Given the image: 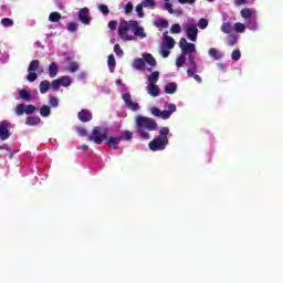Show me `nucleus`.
<instances>
[{
    "label": "nucleus",
    "mask_w": 283,
    "mask_h": 283,
    "mask_svg": "<svg viewBox=\"0 0 283 283\" xmlns=\"http://www.w3.org/2000/svg\"><path fill=\"white\" fill-rule=\"evenodd\" d=\"M88 140L95 143V145H102L103 140H107V133H103L101 127L96 126L93 128L91 135H88Z\"/></svg>",
    "instance_id": "obj_4"
},
{
    "label": "nucleus",
    "mask_w": 283,
    "mask_h": 283,
    "mask_svg": "<svg viewBox=\"0 0 283 283\" xmlns=\"http://www.w3.org/2000/svg\"><path fill=\"white\" fill-rule=\"evenodd\" d=\"M78 20L81 21V23H84V25H90V9L87 7L80 10Z\"/></svg>",
    "instance_id": "obj_10"
},
{
    "label": "nucleus",
    "mask_w": 283,
    "mask_h": 283,
    "mask_svg": "<svg viewBox=\"0 0 283 283\" xmlns=\"http://www.w3.org/2000/svg\"><path fill=\"white\" fill-rule=\"evenodd\" d=\"M221 32L224 34H231V32H233V25H231L229 22H223L221 25Z\"/></svg>",
    "instance_id": "obj_26"
},
{
    "label": "nucleus",
    "mask_w": 283,
    "mask_h": 283,
    "mask_svg": "<svg viewBox=\"0 0 283 283\" xmlns=\"http://www.w3.org/2000/svg\"><path fill=\"white\" fill-rule=\"evenodd\" d=\"M10 123L8 120L0 122V140H8L10 138Z\"/></svg>",
    "instance_id": "obj_9"
},
{
    "label": "nucleus",
    "mask_w": 283,
    "mask_h": 283,
    "mask_svg": "<svg viewBox=\"0 0 283 283\" xmlns=\"http://www.w3.org/2000/svg\"><path fill=\"white\" fill-rule=\"evenodd\" d=\"M28 76H27V81H29V83H34V81H36V78H39V75L36 74L35 71H28Z\"/></svg>",
    "instance_id": "obj_32"
},
{
    "label": "nucleus",
    "mask_w": 283,
    "mask_h": 283,
    "mask_svg": "<svg viewBox=\"0 0 283 283\" xmlns=\"http://www.w3.org/2000/svg\"><path fill=\"white\" fill-rule=\"evenodd\" d=\"M143 59H144L145 63H147V65H149L150 67H156V65H157L156 57H154V55H151V53H145L143 55Z\"/></svg>",
    "instance_id": "obj_15"
},
{
    "label": "nucleus",
    "mask_w": 283,
    "mask_h": 283,
    "mask_svg": "<svg viewBox=\"0 0 283 283\" xmlns=\"http://www.w3.org/2000/svg\"><path fill=\"white\" fill-rule=\"evenodd\" d=\"M0 149H3V146H0Z\"/></svg>",
    "instance_id": "obj_64"
},
{
    "label": "nucleus",
    "mask_w": 283,
    "mask_h": 283,
    "mask_svg": "<svg viewBox=\"0 0 283 283\" xmlns=\"http://www.w3.org/2000/svg\"><path fill=\"white\" fill-rule=\"evenodd\" d=\"M234 30L238 33H242L244 32V30H247V25H244L243 23L237 22L234 23Z\"/></svg>",
    "instance_id": "obj_37"
},
{
    "label": "nucleus",
    "mask_w": 283,
    "mask_h": 283,
    "mask_svg": "<svg viewBox=\"0 0 283 283\" xmlns=\"http://www.w3.org/2000/svg\"><path fill=\"white\" fill-rule=\"evenodd\" d=\"M209 25V20L201 18L198 22V28H200V30H207Z\"/></svg>",
    "instance_id": "obj_35"
},
{
    "label": "nucleus",
    "mask_w": 283,
    "mask_h": 283,
    "mask_svg": "<svg viewBox=\"0 0 283 283\" xmlns=\"http://www.w3.org/2000/svg\"><path fill=\"white\" fill-rule=\"evenodd\" d=\"M150 112H151L153 116H157V118H160L163 111H160V108H158V107H153L150 109Z\"/></svg>",
    "instance_id": "obj_48"
},
{
    "label": "nucleus",
    "mask_w": 283,
    "mask_h": 283,
    "mask_svg": "<svg viewBox=\"0 0 283 283\" xmlns=\"http://www.w3.org/2000/svg\"><path fill=\"white\" fill-rule=\"evenodd\" d=\"M125 139L124 136L109 137L106 139V145L108 147H113V149H118V145H120V140Z\"/></svg>",
    "instance_id": "obj_13"
},
{
    "label": "nucleus",
    "mask_w": 283,
    "mask_h": 283,
    "mask_svg": "<svg viewBox=\"0 0 283 283\" xmlns=\"http://www.w3.org/2000/svg\"><path fill=\"white\" fill-rule=\"evenodd\" d=\"M114 52L117 56H123V54H124L123 49H120V44L114 45Z\"/></svg>",
    "instance_id": "obj_47"
},
{
    "label": "nucleus",
    "mask_w": 283,
    "mask_h": 283,
    "mask_svg": "<svg viewBox=\"0 0 283 283\" xmlns=\"http://www.w3.org/2000/svg\"><path fill=\"white\" fill-rule=\"evenodd\" d=\"M39 65H41L39 60L31 61L28 67V72H36L39 70Z\"/></svg>",
    "instance_id": "obj_25"
},
{
    "label": "nucleus",
    "mask_w": 283,
    "mask_h": 283,
    "mask_svg": "<svg viewBox=\"0 0 283 283\" xmlns=\"http://www.w3.org/2000/svg\"><path fill=\"white\" fill-rule=\"evenodd\" d=\"M76 30H78V24H76V22L69 23V25H67L69 32H76Z\"/></svg>",
    "instance_id": "obj_44"
},
{
    "label": "nucleus",
    "mask_w": 283,
    "mask_h": 283,
    "mask_svg": "<svg viewBox=\"0 0 283 283\" xmlns=\"http://www.w3.org/2000/svg\"><path fill=\"white\" fill-rule=\"evenodd\" d=\"M125 105L127 106L128 109H130V112H138V109H140V105H138V103L132 101V94L129 93H125L122 96Z\"/></svg>",
    "instance_id": "obj_8"
},
{
    "label": "nucleus",
    "mask_w": 283,
    "mask_h": 283,
    "mask_svg": "<svg viewBox=\"0 0 283 283\" xmlns=\"http://www.w3.org/2000/svg\"><path fill=\"white\" fill-rule=\"evenodd\" d=\"M50 105H51V107H59V98L51 97L50 98Z\"/></svg>",
    "instance_id": "obj_55"
},
{
    "label": "nucleus",
    "mask_w": 283,
    "mask_h": 283,
    "mask_svg": "<svg viewBox=\"0 0 283 283\" xmlns=\"http://www.w3.org/2000/svg\"><path fill=\"white\" fill-rule=\"evenodd\" d=\"M107 65H108L111 72H114V67L116 66V57L114 56V54H111L108 56Z\"/></svg>",
    "instance_id": "obj_30"
},
{
    "label": "nucleus",
    "mask_w": 283,
    "mask_h": 283,
    "mask_svg": "<svg viewBox=\"0 0 283 283\" xmlns=\"http://www.w3.org/2000/svg\"><path fill=\"white\" fill-rule=\"evenodd\" d=\"M167 34H169V32H164V42L161 46L167 48V50H174L176 46V40Z\"/></svg>",
    "instance_id": "obj_12"
},
{
    "label": "nucleus",
    "mask_w": 283,
    "mask_h": 283,
    "mask_svg": "<svg viewBox=\"0 0 283 283\" xmlns=\"http://www.w3.org/2000/svg\"><path fill=\"white\" fill-rule=\"evenodd\" d=\"M147 93L156 98L157 96H160V87H158L156 84H148Z\"/></svg>",
    "instance_id": "obj_14"
},
{
    "label": "nucleus",
    "mask_w": 283,
    "mask_h": 283,
    "mask_svg": "<svg viewBox=\"0 0 283 283\" xmlns=\"http://www.w3.org/2000/svg\"><path fill=\"white\" fill-rule=\"evenodd\" d=\"M185 30L187 33V39H189V41H198V24H186Z\"/></svg>",
    "instance_id": "obj_7"
},
{
    "label": "nucleus",
    "mask_w": 283,
    "mask_h": 283,
    "mask_svg": "<svg viewBox=\"0 0 283 283\" xmlns=\"http://www.w3.org/2000/svg\"><path fill=\"white\" fill-rule=\"evenodd\" d=\"M57 81H60V86L62 87H70L72 85V80L67 75L59 77Z\"/></svg>",
    "instance_id": "obj_21"
},
{
    "label": "nucleus",
    "mask_w": 283,
    "mask_h": 283,
    "mask_svg": "<svg viewBox=\"0 0 283 283\" xmlns=\"http://www.w3.org/2000/svg\"><path fill=\"white\" fill-rule=\"evenodd\" d=\"M122 136L125 138V140H132V138H134V134L129 130L124 132V135Z\"/></svg>",
    "instance_id": "obj_53"
},
{
    "label": "nucleus",
    "mask_w": 283,
    "mask_h": 283,
    "mask_svg": "<svg viewBox=\"0 0 283 283\" xmlns=\"http://www.w3.org/2000/svg\"><path fill=\"white\" fill-rule=\"evenodd\" d=\"M198 70H193V67H191V69H188L187 70V75L189 76V78H193V76L196 75V72H197Z\"/></svg>",
    "instance_id": "obj_57"
},
{
    "label": "nucleus",
    "mask_w": 283,
    "mask_h": 283,
    "mask_svg": "<svg viewBox=\"0 0 283 283\" xmlns=\"http://www.w3.org/2000/svg\"><path fill=\"white\" fill-rule=\"evenodd\" d=\"M49 21H51V23H59V21H61V13L59 12H51L49 15Z\"/></svg>",
    "instance_id": "obj_28"
},
{
    "label": "nucleus",
    "mask_w": 283,
    "mask_h": 283,
    "mask_svg": "<svg viewBox=\"0 0 283 283\" xmlns=\"http://www.w3.org/2000/svg\"><path fill=\"white\" fill-rule=\"evenodd\" d=\"M76 132L78 136H87V129H85L84 127H78Z\"/></svg>",
    "instance_id": "obj_56"
},
{
    "label": "nucleus",
    "mask_w": 283,
    "mask_h": 283,
    "mask_svg": "<svg viewBox=\"0 0 283 283\" xmlns=\"http://www.w3.org/2000/svg\"><path fill=\"white\" fill-rule=\"evenodd\" d=\"M164 10H167V12H169V14H178V17H180V14H182V10H174V6H171V3L169 2H165L164 4Z\"/></svg>",
    "instance_id": "obj_20"
},
{
    "label": "nucleus",
    "mask_w": 283,
    "mask_h": 283,
    "mask_svg": "<svg viewBox=\"0 0 283 283\" xmlns=\"http://www.w3.org/2000/svg\"><path fill=\"white\" fill-rule=\"evenodd\" d=\"M78 64L76 62H72L69 67L67 71L71 72L72 74H74V72H78Z\"/></svg>",
    "instance_id": "obj_41"
},
{
    "label": "nucleus",
    "mask_w": 283,
    "mask_h": 283,
    "mask_svg": "<svg viewBox=\"0 0 283 283\" xmlns=\"http://www.w3.org/2000/svg\"><path fill=\"white\" fill-rule=\"evenodd\" d=\"M81 149H82L83 151H87V149H90V146H87V144H83V145L81 146Z\"/></svg>",
    "instance_id": "obj_62"
},
{
    "label": "nucleus",
    "mask_w": 283,
    "mask_h": 283,
    "mask_svg": "<svg viewBox=\"0 0 283 283\" xmlns=\"http://www.w3.org/2000/svg\"><path fill=\"white\" fill-rule=\"evenodd\" d=\"M170 117H171V112H169V111H161L160 118H163L164 120H167Z\"/></svg>",
    "instance_id": "obj_52"
},
{
    "label": "nucleus",
    "mask_w": 283,
    "mask_h": 283,
    "mask_svg": "<svg viewBox=\"0 0 283 283\" xmlns=\"http://www.w3.org/2000/svg\"><path fill=\"white\" fill-rule=\"evenodd\" d=\"M56 74H59V65L56 64V62H52L49 65V76L51 78H55Z\"/></svg>",
    "instance_id": "obj_18"
},
{
    "label": "nucleus",
    "mask_w": 283,
    "mask_h": 283,
    "mask_svg": "<svg viewBox=\"0 0 283 283\" xmlns=\"http://www.w3.org/2000/svg\"><path fill=\"white\" fill-rule=\"evenodd\" d=\"M143 8H144L143 3H139L135 7L138 19H143L145 17V12L143 11Z\"/></svg>",
    "instance_id": "obj_34"
},
{
    "label": "nucleus",
    "mask_w": 283,
    "mask_h": 283,
    "mask_svg": "<svg viewBox=\"0 0 283 283\" xmlns=\"http://www.w3.org/2000/svg\"><path fill=\"white\" fill-rule=\"evenodd\" d=\"M168 112H170V114H174V112H176V104H169Z\"/></svg>",
    "instance_id": "obj_59"
},
{
    "label": "nucleus",
    "mask_w": 283,
    "mask_h": 283,
    "mask_svg": "<svg viewBox=\"0 0 283 283\" xmlns=\"http://www.w3.org/2000/svg\"><path fill=\"white\" fill-rule=\"evenodd\" d=\"M178 90V85L174 82L166 84L164 92L165 94H176V91Z\"/></svg>",
    "instance_id": "obj_19"
},
{
    "label": "nucleus",
    "mask_w": 283,
    "mask_h": 283,
    "mask_svg": "<svg viewBox=\"0 0 283 283\" xmlns=\"http://www.w3.org/2000/svg\"><path fill=\"white\" fill-rule=\"evenodd\" d=\"M176 65H177V67H182V65H185V56L184 55H180L179 57H177Z\"/></svg>",
    "instance_id": "obj_49"
},
{
    "label": "nucleus",
    "mask_w": 283,
    "mask_h": 283,
    "mask_svg": "<svg viewBox=\"0 0 283 283\" xmlns=\"http://www.w3.org/2000/svg\"><path fill=\"white\" fill-rule=\"evenodd\" d=\"M160 54H161L163 59H167L170 54L169 49H167V46H161Z\"/></svg>",
    "instance_id": "obj_45"
},
{
    "label": "nucleus",
    "mask_w": 283,
    "mask_h": 283,
    "mask_svg": "<svg viewBox=\"0 0 283 283\" xmlns=\"http://www.w3.org/2000/svg\"><path fill=\"white\" fill-rule=\"evenodd\" d=\"M25 125H29L31 127H34L36 125H41V117L29 116L25 119Z\"/></svg>",
    "instance_id": "obj_16"
},
{
    "label": "nucleus",
    "mask_w": 283,
    "mask_h": 283,
    "mask_svg": "<svg viewBox=\"0 0 283 283\" xmlns=\"http://www.w3.org/2000/svg\"><path fill=\"white\" fill-rule=\"evenodd\" d=\"M1 25H3L4 28H12V25H14V21L10 18H3L1 20Z\"/></svg>",
    "instance_id": "obj_33"
},
{
    "label": "nucleus",
    "mask_w": 283,
    "mask_h": 283,
    "mask_svg": "<svg viewBox=\"0 0 283 283\" xmlns=\"http://www.w3.org/2000/svg\"><path fill=\"white\" fill-rule=\"evenodd\" d=\"M77 118L81 123H90L92 120L93 115L87 108H83L81 112L77 113Z\"/></svg>",
    "instance_id": "obj_11"
},
{
    "label": "nucleus",
    "mask_w": 283,
    "mask_h": 283,
    "mask_svg": "<svg viewBox=\"0 0 283 283\" xmlns=\"http://www.w3.org/2000/svg\"><path fill=\"white\" fill-rule=\"evenodd\" d=\"M48 90H50V81L44 80L40 83V93L48 94Z\"/></svg>",
    "instance_id": "obj_27"
},
{
    "label": "nucleus",
    "mask_w": 283,
    "mask_h": 283,
    "mask_svg": "<svg viewBox=\"0 0 283 283\" xmlns=\"http://www.w3.org/2000/svg\"><path fill=\"white\" fill-rule=\"evenodd\" d=\"M51 87L54 92H59L60 87H61V82L57 80H53L51 83Z\"/></svg>",
    "instance_id": "obj_43"
},
{
    "label": "nucleus",
    "mask_w": 283,
    "mask_h": 283,
    "mask_svg": "<svg viewBox=\"0 0 283 283\" xmlns=\"http://www.w3.org/2000/svg\"><path fill=\"white\" fill-rule=\"evenodd\" d=\"M116 83L120 84V80H117Z\"/></svg>",
    "instance_id": "obj_63"
},
{
    "label": "nucleus",
    "mask_w": 283,
    "mask_h": 283,
    "mask_svg": "<svg viewBox=\"0 0 283 283\" xmlns=\"http://www.w3.org/2000/svg\"><path fill=\"white\" fill-rule=\"evenodd\" d=\"M208 54L211 59H213L214 61H220V59H222V54L220 51H218V49L216 48H211L208 51Z\"/></svg>",
    "instance_id": "obj_17"
},
{
    "label": "nucleus",
    "mask_w": 283,
    "mask_h": 283,
    "mask_svg": "<svg viewBox=\"0 0 283 283\" xmlns=\"http://www.w3.org/2000/svg\"><path fill=\"white\" fill-rule=\"evenodd\" d=\"M188 63H190L191 67H193V70H198V65L196 64V60L193 57V55H189V59H188Z\"/></svg>",
    "instance_id": "obj_51"
},
{
    "label": "nucleus",
    "mask_w": 283,
    "mask_h": 283,
    "mask_svg": "<svg viewBox=\"0 0 283 283\" xmlns=\"http://www.w3.org/2000/svg\"><path fill=\"white\" fill-rule=\"evenodd\" d=\"M158 78H160V72L154 71L149 76H148V82L149 84H155L158 83Z\"/></svg>",
    "instance_id": "obj_24"
},
{
    "label": "nucleus",
    "mask_w": 283,
    "mask_h": 283,
    "mask_svg": "<svg viewBox=\"0 0 283 283\" xmlns=\"http://www.w3.org/2000/svg\"><path fill=\"white\" fill-rule=\"evenodd\" d=\"M14 112L17 116H23L24 114L30 116V114H34V112H36V106L32 104H29V105L18 104Z\"/></svg>",
    "instance_id": "obj_5"
},
{
    "label": "nucleus",
    "mask_w": 283,
    "mask_h": 283,
    "mask_svg": "<svg viewBox=\"0 0 283 283\" xmlns=\"http://www.w3.org/2000/svg\"><path fill=\"white\" fill-rule=\"evenodd\" d=\"M134 70H145V60L144 59H135L133 62Z\"/></svg>",
    "instance_id": "obj_22"
},
{
    "label": "nucleus",
    "mask_w": 283,
    "mask_h": 283,
    "mask_svg": "<svg viewBox=\"0 0 283 283\" xmlns=\"http://www.w3.org/2000/svg\"><path fill=\"white\" fill-rule=\"evenodd\" d=\"M157 28H169V22L167 20L157 21Z\"/></svg>",
    "instance_id": "obj_50"
},
{
    "label": "nucleus",
    "mask_w": 283,
    "mask_h": 283,
    "mask_svg": "<svg viewBox=\"0 0 283 283\" xmlns=\"http://www.w3.org/2000/svg\"><path fill=\"white\" fill-rule=\"evenodd\" d=\"M241 56L242 53L240 52V50H234L231 54L232 61H240Z\"/></svg>",
    "instance_id": "obj_42"
},
{
    "label": "nucleus",
    "mask_w": 283,
    "mask_h": 283,
    "mask_svg": "<svg viewBox=\"0 0 283 283\" xmlns=\"http://www.w3.org/2000/svg\"><path fill=\"white\" fill-rule=\"evenodd\" d=\"M157 127H158V124L156 123V120L149 117L138 116L136 118L137 132L140 138H143L144 140H149L151 138V135H149L148 132H154Z\"/></svg>",
    "instance_id": "obj_2"
},
{
    "label": "nucleus",
    "mask_w": 283,
    "mask_h": 283,
    "mask_svg": "<svg viewBox=\"0 0 283 283\" xmlns=\"http://www.w3.org/2000/svg\"><path fill=\"white\" fill-rule=\"evenodd\" d=\"M108 28L109 30H116V28H118V22L116 20H112L108 22Z\"/></svg>",
    "instance_id": "obj_54"
},
{
    "label": "nucleus",
    "mask_w": 283,
    "mask_h": 283,
    "mask_svg": "<svg viewBox=\"0 0 283 283\" xmlns=\"http://www.w3.org/2000/svg\"><path fill=\"white\" fill-rule=\"evenodd\" d=\"M170 32L171 34H180V32H182V28L180 27V24L175 23L171 25Z\"/></svg>",
    "instance_id": "obj_36"
},
{
    "label": "nucleus",
    "mask_w": 283,
    "mask_h": 283,
    "mask_svg": "<svg viewBox=\"0 0 283 283\" xmlns=\"http://www.w3.org/2000/svg\"><path fill=\"white\" fill-rule=\"evenodd\" d=\"M19 96L22 101H31L32 99V95L30 94V92H28L25 90H20Z\"/></svg>",
    "instance_id": "obj_29"
},
{
    "label": "nucleus",
    "mask_w": 283,
    "mask_h": 283,
    "mask_svg": "<svg viewBox=\"0 0 283 283\" xmlns=\"http://www.w3.org/2000/svg\"><path fill=\"white\" fill-rule=\"evenodd\" d=\"M192 77L195 78V81H197V83H202V77H200V75L195 74Z\"/></svg>",
    "instance_id": "obj_60"
},
{
    "label": "nucleus",
    "mask_w": 283,
    "mask_h": 283,
    "mask_svg": "<svg viewBox=\"0 0 283 283\" xmlns=\"http://www.w3.org/2000/svg\"><path fill=\"white\" fill-rule=\"evenodd\" d=\"M118 35L124 41H134V35L139 36V39H147V33H145V28L138 25V21L136 20H120L118 25ZM132 30L134 35L128 34Z\"/></svg>",
    "instance_id": "obj_1"
},
{
    "label": "nucleus",
    "mask_w": 283,
    "mask_h": 283,
    "mask_svg": "<svg viewBox=\"0 0 283 283\" xmlns=\"http://www.w3.org/2000/svg\"><path fill=\"white\" fill-rule=\"evenodd\" d=\"M142 4L144 8H156V0H144Z\"/></svg>",
    "instance_id": "obj_38"
},
{
    "label": "nucleus",
    "mask_w": 283,
    "mask_h": 283,
    "mask_svg": "<svg viewBox=\"0 0 283 283\" xmlns=\"http://www.w3.org/2000/svg\"><path fill=\"white\" fill-rule=\"evenodd\" d=\"M50 114H52V109L50 108V106L42 105L40 107V116H42L43 118H48V116H50Z\"/></svg>",
    "instance_id": "obj_23"
},
{
    "label": "nucleus",
    "mask_w": 283,
    "mask_h": 283,
    "mask_svg": "<svg viewBox=\"0 0 283 283\" xmlns=\"http://www.w3.org/2000/svg\"><path fill=\"white\" fill-rule=\"evenodd\" d=\"M237 43H238V36H235V35L228 36V45L230 48H233V45H235Z\"/></svg>",
    "instance_id": "obj_39"
},
{
    "label": "nucleus",
    "mask_w": 283,
    "mask_h": 283,
    "mask_svg": "<svg viewBox=\"0 0 283 283\" xmlns=\"http://www.w3.org/2000/svg\"><path fill=\"white\" fill-rule=\"evenodd\" d=\"M181 6H185L188 3V6H193V3H196V0H178Z\"/></svg>",
    "instance_id": "obj_58"
},
{
    "label": "nucleus",
    "mask_w": 283,
    "mask_h": 283,
    "mask_svg": "<svg viewBox=\"0 0 283 283\" xmlns=\"http://www.w3.org/2000/svg\"><path fill=\"white\" fill-rule=\"evenodd\" d=\"M241 17L242 19H251V17H253V11H251L249 8L242 9Z\"/></svg>",
    "instance_id": "obj_31"
},
{
    "label": "nucleus",
    "mask_w": 283,
    "mask_h": 283,
    "mask_svg": "<svg viewBox=\"0 0 283 283\" xmlns=\"http://www.w3.org/2000/svg\"><path fill=\"white\" fill-rule=\"evenodd\" d=\"M98 10H99V12H102V14H104L105 17H107V14H109V7H107V4H99V6H98Z\"/></svg>",
    "instance_id": "obj_40"
},
{
    "label": "nucleus",
    "mask_w": 283,
    "mask_h": 283,
    "mask_svg": "<svg viewBox=\"0 0 283 283\" xmlns=\"http://www.w3.org/2000/svg\"><path fill=\"white\" fill-rule=\"evenodd\" d=\"M179 48L185 54H193L196 52V44L187 42V39L181 38L179 41Z\"/></svg>",
    "instance_id": "obj_6"
},
{
    "label": "nucleus",
    "mask_w": 283,
    "mask_h": 283,
    "mask_svg": "<svg viewBox=\"0 0 283 283\" xmlns=\"http://www.w3.org/2000/svg\"><path fill=\"white\" fill-rule=\"evenodd\" d=\"M125 12H126V14H132V12H134V4L132 2L126 3Z\"/></svg>",
    "instance_id": "obj_46"
},
{
    "label": "nucleus",
    "mask_w": 283,
    "mask_h": 283,
    "mask_svg": "<svg viewBox=\"0 0 283 283\" xmlns=\"http://www.w3.org/2000/svg\"><path fill=\"white\" fill-rule=\"evenodd\" d=\"M167 136H169V127H163L159 130V136L148 144L149 149L151 151H163L169 145V138Z\"/></svg>",
    "instance_id": "obj_3"
},
{
    "label": "nucleus",
    "mask_w": 283,
    "mask_h": 283,
    "mask_svg": "<svg viewBox=\"0 0 283 283\" xmlns=\"http://www.w3.org/2000/svg\"><path fill=\"white\" fill-rule=\"evenodd\" d=\"M237 6H244L247 3V0H235Z\"/></svg>",
    "instance_id": "obj_61"
}]
</instances>
